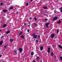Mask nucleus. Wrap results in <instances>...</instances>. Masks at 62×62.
Wrapping results in <instances>:
<instances>
[{"instance_id":"obj_1","label":"nucleus","mask_w":62,"mask_h":62,"mask_svg":"<svg viewBox=\"0 0 62 62\" xmlns=\"http://www.w3.org/2000/svg\"><path fill=\"white\" fill-rule=\"evenodd\" d=\"M40 36L39 35H34V36H33V38H34V39H37H37H39L40 38Z\"/></svg>"},{"instance_id":"obj_2","label":"nucleus","mask_w":62,"mask_h":62,"mask_svg":"<svg viewBox=\"0 0 62 62\" xmlns=\"http://www.w3.org/2000/svg\"><path fill=\"white\" fill-rule=\"evenodd\" d=\"M55 36V34H52L51 36V38H54V37Z\"/></svg>"},{"instance_id":"obj_3","label":"nucleus","mask_w":62,"mask_h":62,"mask_svg":"<svg viewBox=\"0 0 62 62\" xmlns=\"http://www.w3.org/2000/svg\"><path fill=\"white\" fill-rule=\"evenodd\" d=\"M49 24V23H46L45 24L46 27H47V28H49V27H48V25Z\"/></svg>"},{"instance_id":"obj_4","label":"nucleus","mask_w":62,"mask_h":62,"mask_svg":"<svg viewBox=\"0 0 62 62\" xmlns=\"http://www.w3.org/2000/svg\"><path fill=\"white\" fill-rule=\"evenodd\" d=\"M18 50L19 51V53H21L22 51H23V49L22 48H20Z\"/></svg>"},{"instance_id":"obj_5","label":"nucleus","mask_w":62,"mask_h":62,"mask_svg":"<svg viewBox=\"0 0 62 62\" xmlns=\"http://www.w3.org/2000/svg\"><path fill=\"white\" fill-rule=\"evenodd\" d=\"M58 18V17H54V18L53 19V20H52V21H55L56 20V19Z\"/></svg>"},{"instance_id":"obj_6","label":"nucleus","mask_w":62,"mask_h":62,"mask_svg":"<svg viewBox=\"0 0 62 62\" xmlns=\"http://www.w3.org/2000/svg\"><path fill=\"white\" fill-rule=\"evenodd\" d=\"M48 53H50V47H48Z\"/></svg>"},{"instance_id":"obj_7","label":"nucleus","mask_w":62,"mask_h":62,"mask_svg":"<svg viewBox=\"0 0 62 62\" xmlns=\"http://www.w3.org/2000/svg\"><path fill=\"white\" fill-rule=\"evenodd\" d=\"M7 26V24H5L3 26V28H5V27H6V26Z\"/></svg>"},{"instance_id":"obj_8","label":"nucleus","mask_w":62,"mask_h":62,"mask_svg":"<svg viewBox=\"0 0 62 62\" xmlns=\"http://www.w3.org/2000/svg\"><path fill=\"white\" fill-rule=\"evenodd\" d=\"M2 11L3 12H6L8 11V10L6 9L3 10Z\"/></svg>"},{"instance_id":"obj_9","label":"nucleus","mask_w":62,"mask_h":62,"mask_svg":"<svg viewBox=\"0 0 62 62\" xmlns=\"http://www.w3.org/2000/svg\"><path fill=\"white\" fill-rule=\"evenodd\" d=\"M40 50H41V51H42V50H43V46H41L40 47Z\"/></svg>"},{"instance_id":"obj_10","label":"nucleus","mask_w":62,"mask_h":62,"mask_svg":"<svg viewBox=\"0 0 62 62\" xmlns=\"http://www.w3.org/2000/svg\"><path fill=\"white\" fill-rule=\"evenodd\" d=\"M43 8H44V9H47V8H48L47 7H43Z\"/></svg>"},{"instance_id":"obj_11","label":"nucleus","mask_w":62,"mask_h":62,"mask_svg":"<svg viewBox=\"0 0 62 62\" xmlns=\"http://www.w3.org/2000/svg\"><path fill=\"white\" fill-rule=\"evenodd\" d=\"M10 32V31H8L6 32V34H8Z\"/></svg>"},{"instance_id":"obj_12","label":"nucleus","mask_w":62,"mask_h":62,"mask_svg":"<svg viewBox=\"0 0 62 62\" xmlns=\"http://www.w3.org/2000/svg\"><path fill=\"white\" fill-rule=\"evenodd\" d=\"M3 41H1L0 42V45H2V43H3Z\"/></svg>"},{"instance_id":"obj_13","label":"nucleus","mask_w":62,"mask_h":62,"mask_svg":"<svg viewBox=\"0 0 62 62\" xmlns=\"http://www.w3.org/2000/svg\"><path fill=\"white\" fill-rule=\"evenodd\" d=\"M20 37L22 38V39H24V37L23 36V35H22L20 36Z\"/></svg>"},{"instance_id":"obj_14","label":"nucleus","mask_w":62,"mask_h":62,"mask_svg":"<svg viewBox=\"0 0 62 62\" xmlns=\"http://www.w3.org/2000/svg\"><path fill=\"white\" fill-rule=\"evenodd\" d=\"M59 48H60L61 49H62V46H61L60 45H59Z\"/></svg>"},{"instance_id":"obj_15","label":"nucleus","mask_w":62,"mask_h":62,"mask_svg":"<svg viewBox=\"0 0 62 62\" xmlns=\"http://www.w3.org/2000/svg\"><path fill=\"white\" fill-rule=\"evenodd\" d=\"M10 41H11V42H12L13 41V39H10Z\"/></svg>"},{"instance_id":"obj_16","label":"nucleus","mask_w":62,"mask_h":62,"mask_svg":"<svg viewBox=\"0 0 62 62\" xmlns=\"http://www.w3.org/2000/svg\"><path fill=\"white\" fill-rule=\"evenodd\" d=\"M59 24L60 23H61V22L59 20V22H57Z\"/></svg>"},{"instance_id":"obj_17","label":"nucleus","mask_w":62,"mask_h":62,"mask_svg":"<svg viewBox=\"0 0 62 62\" xmlns=\"http://www.w3.org/2000/svg\"><path fill=\"white\" fill-rule=\"evenodd\" d=\"M54 55V53L53 52L51 53V56H53Z\"/></svg>"},{"instance_id":"obj_18","label":"nucleus","mask_w":62,"mask_h":62,"mask_svg":"<svg viewBox=\"0 0 62 62\" xmlns=\"http://www.w3.org/2000/svg\"><path fill=\"white\" fill-rule=\"evenodd\" d=\"M22 31H21L20 32L19 35V36H20V35H22Z\"/></svg>"},{"instance_id":"obj_19","label":"nucleus","mask_w":62,"mask_h":62,"mask_svg":"<svg viewBox=\"0 0 62 62\" xmlns=\"http://www.w3.org/2000/svg\"><path fill=\"white\" fill-rule=\"evenodd\" d=\"M13 7H12L10 8V9L11 10V9H13Z\"/></svg>"},{"instance_id":"obj_20","label":"nucleus","mask_w":62,"mask_h":62,"mask_svg":"<svg viewBox=\"0 0 62 62\" xmlns=\"http://www.w3.org/2000/svg\"><path fill=\"white\" fill-rule=\"evenodd\" d=\"M28 2H27L26 3V5L27 6H28Z\"/></svg>"},{"instance_id":"obj_21","label":"nucleus","mask_w":62,"mask_h":62,"mask_svg":"<svg viewBox=\"0 0 62 62\" xmlns=\"http://www.w3.org/2000/svg\"><path fill=\"white\" fill-rule=\"evenodd\" d=\"M7 47V45H6L4 46V48H6Z\"/></svg>"},{"instance_id":"obj_22","label":"nucleus","mask_w":62,"mask_h":62,"mask_svg":"<svg viewBox=\"0 0 62 62\" xmlns=\"http://www.w3.org/2000/svg\"><path fill=\"white\" fill-rule=\"evenodd\" d=\"M31 55H34V54H33V52H31Z\"/></svg>"},{"instance_id":"obj_23","label":"nucleus","mask_w":62,"mask_h":62,"mask_svg":"<svg viewBox=\"0 0 62 62\" xmlns=\"http://www.w3.org/2000/svg\"><path fill=\"white\" fill-rule=\"evenodd\" d=\"M60 59L61 60H62V56H61L60 57Z\"/></svg>"},{"instance_id":"obj_24","label":"nucleus","mask_w":62,"mask_h":62,"mask_svg":"<svg viewBox=\"0 0 62 62\" xmlns=\"http://www.w3.org/2000/svg\"><path fill=\"white\" fill-rule=\"evenodd\" d=\"M37 18L36 17L34 18V20L35 21H36L37 20Z\"/></svg>"},{"instance_id":"obj_25","label":"nucleus","mask_w":62,"mask_h":62,"mask_svg":"<svg viewBox=\"0 0 62 62\" xmlns=\"http://www.w3.org/2000/svg\"><path fill=\"white\" fill-rule=\"evenodd\" d=\"M3 3H0V5H1V6H2V5H3Z\"/></svg>"},{"instance_id":"obj_26","label":"nucleus","mask_w":62,"mask_h":62,"mask_svg":"<svg viewBox=\"0 0 62 62\" xmlns=\"http://www.w3.org/2000/svg\"><path fill=\"white\" fill-rule=\"evenodd\" d=\"M33 24H34V25H36V26H37V25L36 24H35V23H34Z\"/></svg>"},{"instance_id":"obj_27","label":"nucleus","mask_w":62,"mask_h":62,"mask_svg":"<svg viewBox=\"0 0 62 62\" xmlns=\"http://www.w3.org/2000/svg\"><path fill=\"white\" fill-rule=\"evenodd\" d=\"M14 52H15V53H16V52H17V51H16V50H14Z\"/></svg>"},{"instance_id":"obj_28","label":"nucleus","mask_w":62,"mask_h":62,"mask_svg":"<svg viewBox=\"0 0 62 62\" xmlns=\"http://www.w3.org/2000/svg\"><path fill=\"white\" fill-rule=\"evenodd\" d=\"M44 20L45 21H47L48 20V19H45Z\"/></svg>"},{"instance_id":"obj_29","label":"nucleus","mask_w":62,"mask_h":62,"mask_svg":"<svg viewBox=\"0 0 62 62\" xmlns=\"http://www.w3.org/2000/svg\"><path fill=\"white\" fill-rule=\"evenodd\" d=\"M39 57H38L37 58V59H39Z\"/></svg>"},{"instance_id":"obj_30","label":"nucleus","mask_w":62,"mask_h":62,"mask_svg":"<svg viewBox=\"0 0 62 62\" xmlns=\"http://www.w3.org/2000/svg\"><path fill=\"white\" fill-rule=\"evenodd\" d=\"M36 42H39V40H38L37 39L36 40Z\"/></svg>"},{"instance_id":"obj_31","label":"nucleus","mask_w":62,"mask_h":62,"mask_svg":"<svg viewBox=\"0 0 62 62\" xmlns=\"http://www.w3.org/2000/svg\"><path fill=\"white\" fill-rule=\"evenodd\" d=\"M35 35V33H34V34H33L32 35V36H34V35Z\"/></svg>"},{"instance_id":"obj_32","label":"nucleus","mask_w":62,"mask_h":62,"mask_svg":"<svg viewBox=\"0 0 62 62\" xmlns=\"http://www.w3.org/2000/svg\"><path fill=\"white\" fill-rule=\"evenodd\" d=\"M2 55L1 54H0V57H2Z\"/></svg>"},{"instance_id":"obj_33","label":"nucleus","mask_w":62,"mask_h":62,"mask_svg":"<svg viewBox=\"0 0 62 62\" xmlns=\"http://www.w3.org/2000/svg\"><path fill=\"white\" fill-rule=\"evenodd\" d=\"M56 11H55V10H54V13H56Z\"/></svg>"},{"instance_id":"obj_34","label":"nucleus","mask_w":62,"mask_h":62,"mask_svg":"<svg viewBox=\"0 0 62 62\" xmlns=\"http://www.w3.org/2000/svg\"><path fill=\"white\" fill-rule=\"evenodd\" d=\"M3 37H4V36H1V39H2V38H3Z\"/></svg>"},{"instance_id":"obj_35","label":"nucleus","mask_w":62,"mask_h":62,"mask_svg":"<svg viewBox=\"0 0 62 62\" xmlns=\"http://www.w3.org/2000/svg\"><path fill=\"white\" fill-rule=\"evenodd\" d=\"M55 57L56 58V55H55Z\"/></svg>"},{"instance_id":"obj_36","label":"nucleus","mask_w":62,"mask_h":62,"mask_svg":"<svg viewBox=\"0 0 62 62\" xmlns=\"http://www.w3.org/2000/svg\"><path fill=\"white\" fill-rule=\"evenodd\" d=\"M57 33H58V30H57Z\"/></svg>"},{"instance_id":"obj_37","label":"nucleus","mask_w":62,"mask_h":62,"mask_svg":"<svg viewBox=\"0 0 62 62\" xmlns=\"http://www.w3.org/2000/svg\"><path fill=\"white\" fill-rule=\"evenodd\" d=\"M60 12H62V10H60Z\"/></svg>"},{"instance_id":"obj_38","label":"nucleus","mask_w":62,"mask_h":62,"mask_svg":"<svg viewBox=\"0 0 62 62\" xmlns=\"http://www.w3.org/2000/svg\"><path fill=\"white\" fill-rule=\"evenodd\" d=\"M27 32H29V30H27Z\"/></svg>"},{"instance_id":"obj_39","label":"nucleus","mask_w":62,"mask_h":62,"mask_svg":"<svg viewBox=\"0 0 62 62\" xmlns=\"http://www.w3.org/2000/svg\"><path fill=\"white\" fill-rule=\"evenodd\" d=\"M30 20H31L32 19V18L31 17H30Z\"/></svg>"},{"instance_id":"obj_40","label":"nucleus","mask_w":62,"mask_h":62,"mask_svg":"<svg viewBox=\"0 0 62 62\" xmlns=\"http://www.w3.org/2000/svg\"><path fill=\"white\" fill-rule=\"evenodd\" d=\"M33 62H36V61H35L34 60V61H33Z\"/></svg>"},{"instance_id":"obj_41","label":"nucleus","mask_w":62,"mask_h":62,"mask_svg":"<svg viewBox=\"0 0 62 62\" xmlns=\"http://www.w3.org/2000/svg\"><path fill=\"white\" fill-rule=\"evenodd\" d=\"M24 25H26V24L25 23H24Z\"/></svg>"},{"instance_id":"obj_42","label":"nucleus","mask_w":62,"mask_h":62,"mask_svg":"<svg viewBox=\"0 0 62 62\" xmlns=\"http://www.w3.org/2000/svg\"><path fill=\"white\" fill-rule=\"evenodd\" d=\"M31 2H32V1H33V0H31Z\"/></svg>"},{"instance_id":"obj_43","label":"nucleus","mask_w":62,"mask_h":62,"mask_svg":"<svg viewBox=\"0 0 62 62\" xmlns=\"http://www.w3.org/2000/svg\"><path fill=\"white\" fill-rule=\"evenodd\" d=\"M1 30H2L1 29H0V32L1 31Z\"/></svg>"},{"instance_id":"obj_44","label":"nucleus","mask_w":62,"mask_h":62,"mask_svg":"<svg viewBox=\"0 0 62 62\" xmlns=\"http://www.w3.org/2000/svg\"><path fill=\"white\" fill-rule=\"evenodd\" d=\"M18 13V12H17V14Z\"/></svg>"},{"instance_id":"obj_45","label":"nucleus","mask_w":62,"mask_h":62,"mask_svg":"<svg viewBox=\"0 0 62 62\" xmlns=\"http://www.w3.org/2000/svg\"><path fill=\"white\" fill-rule=\"evenodd\" d=\"M40 62H42V60H41V61Z\"/></svg>"},{"instance_id":"obj_46","label":"nucleus","mask_w":62,"mask_h":62,"mask_svg":"<svg viewBox=\"0 0 62 62\" xmlns=\"http://www.w3.org/2000/svg\"><path fill=\"white\" fill-rule=\"evenodd\" d=\"M28 26H30V25H28Z\"/></svg>"},{"instance_id":"obj_47","label":"nucleus","mask_w":62,"mask_h":62,"mask_svg":"<svg viewBox=\"0 0 62 62\" xmlns=\"http://www.w3.org/2000/svg\"><path fill=\"white\" fill-rule=\"evenodd\" d=\"M29 24H30V23H29Z\"/></svg>"},{"instance_id":"obj_48","label":"nucleus","mask_w":62,"mask_h":62,"mask_svg":"<svg viewBox=\"0 0 62 62\" xmlns=\"http://www.w3.org/2000/svg\"><path fill=\"white\" fill-rule=\"evenodd\" d=\"M46 15H47V14H46Z\"/></svg>"},{"instance_id":"obj_49","label":"nucleus","mask_w":62,"mask_h":62,"mask_svg":"<svg viewBox=\"0 0 62 62\" xmlns=\"http://www.w3.org/2000/svg\"><path fill=\"white\" fill-rule=\"evenodd\" d=\"M61 0L62 1V0Z\"/></svg>"}]
</instances>
